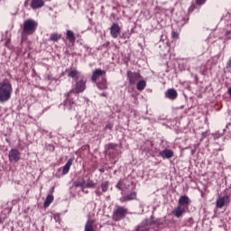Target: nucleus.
I'll use <instances>...</instances> for the list:
<instances>
[{"mask_svg": "<svg viewBox=\"0 0 231 231\" xmlns=\"http://www.w3.org/2000/svg\"><path fill=\"white\" fill-rule=\"evenodd\" d=\"M37 26L39 23L33 19H27L23 22V31H22V42L28 41V35H33L37 32Z\"/></svg>", "mask_w": 231, "mask_h": 231, "instance_id": "nucleus-1", "label": "nucleus"}, {"mask_svg": "<svg viewBox=\"0 0 231 231\" xmlns=\"http://www.w3.org/2000/svg\"><path fill=\"white\" fill-rule=\"evenodd\" d=\"M12 93H14V88L12 82L9 79H4L0 82V103L8 102L12 98Z\"/></svg>", "mask_w": 231, "mask_h": 231, "instance_id": "nucleus-2", "label": "nucleus"}, {"mask_svg": "<svg viewBox=\"0 0 231 231\" xmlns=\"http://www.w3.org/2000/svg\"><path fill=\"white\" fill-rule=\"evenodd\" d=\"M129 214V210L124 206H117L112 215L113 221H122L125 219V216Z\"/></svg>", "mask_w": 231, "mask_h": 231, "instance_id": "nucleus-3", "label": "nucleus"}, {"mask_svg": "<svg viewBox=\"0 0 231 231\" xmlns=\"http://www.w3.org/2000/svg\"><path fill=\"white\" fill-rule=\"evenodd\" d=\"M86 84H88V79L86 78L81 77L80 79H76L75 87L73 89V93L79 95V93H84L86 91Z\"/></svg>", "mask_w": 231, "mask_h": 231, "instance_id": "nucleus-4", "label": "nucleus"}, {"mask_svg": "<svg viewBox=\"0 0 231 231\" xmlns=\"http://www.w3.org/2000/svg\"><path fill=\"white\" fill-rule=\"evenodd\" d=\"M152 225H156V221H149L148 218H145L135 226V231H149L151 230L149 226Z\"/></svg>", "mask_w": 231, "mask_h": 231, "instance_id": "nucleus-5", "label": "nucleus"}, {"mask_svg": "<svg viewBox=\"0 0 231 231\" xmlns=\"http://www.w3.org/2000/svg\"><path fill=\"white\" fill-rule=\"evenodd\" d=\"M140 79H142V74L139 72H133L131 70L127 71V80L130 86H134V84H136Z\"/></svg>", "mask_w": 231, "mask_h": 231, "instance_id": "nucleus-6", "label": "nucleus"}, {"mask_svg": "<svg viewBox=\"0 0 231 231\" xmlns=\"http://www.w3.org/2000/svg\"><path fill=\"white\" fill-rule=\"evenodd\" d=\"M73 89H70L68 93L65 94L66 99L63 102V106L67 107L69 111L75 106V101L71 98V95H73Z\"/></svg>", "mask_w": 231, "mask_h": 231, "instance_id": "nucleus-7", "label": "nucleus"}, {"mask_svg": "<svg viewBox=\"0 0 231 231\" xmlns=\"http://www.w3.org/2000/svg\"><path fill=\"white\" fill-rule=\"evenodd\" d=\"M21 160V152L17 149H11L9 151V162H14L17 163Z\"/></svg>", "mask_w": 231, "mask_h": 231, "instance_id": "nucleus-8", "label": "nucleus"}, {"mask_svg": "<svg viewBox=\"0 0 231 231\" xmlns=\"http://www.w3.org/2000/svg\"><path fill=\"white\" fill-rule=\"evenodd\" d=\"M137 196L138 193L136 191H132L130 194L121 197L119 201L121 203H126V201H134Z\"/></svg>", "mask_w": 231, "mask_h": 231, "instance_id": "nucleus-9", "label": "nucleus"}, {"mask_svg": "<svg viewBox=\"0 0 231 231\" xmlns=\"http://www.w3.org/2000/svg\"><path fill=\"white\" fill-rule=\"evenodd\" d=\"M120 25L118 23H113L110 27V34L113 39H117L118 35H120Z\"/></svg>", "mask_w": 231, "mask_h": 231, "instance_id": "nucleus-10", "label": "nucleus"}, {"mask_svg": "<svg viewBox=\"0 0 231 231\" xmlns=\"http://www.w3.org/2000/svg\"><path fill=\"white\" fill-rule=\"evenodd\" d=\"M106 76L105 70H102L101 69H97L93 71L91 76L92 82H97L100 77Z\"/></svg>", "mask_w": 231, "mask_h": 231, "instance_id": "nucleus-11", "label": "nucleus"}, {"mask_svg": "<svg viewBox=\"0 0 231 231\" xmlns=\"http://www.w3.org/2000/svg\"><path fill=\"white\" fill-rule=\"evenodd\" d=\"M44 5H45L44 0H32L30 6L32 10H39L42 8Z\"/></svg>", "mask_w": 231, "mask_h": 231, "instance_id": "nucleus-12", "label": "nucleus"}, {"mask_svg": "<svg viewBox=\"0 0 231 231\" xmlns=\"http://www.w3.org/2000/svg\"><path fill=\"white\" fill-rule=\"evenodd\" d=\"M94 83L96 84L97 89H101V90L107 89V79H106V76H103L100 81H97Z\"/></svg>", "mask_w": 231, "mask_h": 231, "instance_id": "nucleus-13", "label": "nucleus"}, {"mask_svg": "<svg viewBox=\"0 0 231 231\" xmlns=\"http://www.w3.org/2000/svg\"><path fill=\"white\" fill-rule=\"evenodd\" d=\"M159 155L163 158V160H171L172 156H174V152L170 149H164L162 152H159Z\"/></svg>", "mask_w": 231, "mask_h": 231, "instance_id": "nucleus-14", "label": "nucleus"}, {"mask_svg": "<svg viewBox=\"0 0 231 231\" xmlns=\"http://www.w3.org/2000/svg\"><path fill=\"white\" fill-rule=\"evenodd\" d=\"M226 203H230V196L226 195L217 200V208H223Z\"/></svg>", "mask_w": 231, "mask_h": 231, "instance_id": "nucleus-15", "label": "nucleus"}, {"mask_svg": "<svg viewBox=\"0 0 231 231\" xmlns=\"http://www.w3.org/2000/svg\"><path fill=\"white\" fill-rule=\"evenodd\" d=\"M166 97L169 98L170 100H176L178 98V91L174 88H169L166 93Z\"/></svg>", "mask_w": 231, "mask_h": 231, "instance_id": "nucleus-16", "label": "nucleus"}, {"mask_svg": "<svg viewBox=\"0 0 231 231\" xmlns=\"http://www.w3.org/2000/svg\"><path fill=\"white\" fill-rule=\"evenodd\" d=\"M185 212V207H181V206H177V208H175L172 210V214L175 216V217H183V213Z\"/></svg>", "mask_w": 231, "mask_h": 231, "instance_id": "nucleus-17", "label": "nucleus"}, {"mask_svg": "<svg viewBox=\"0 0 231 231\" xmlns=\"http://www.w3.org/2000/svg\"><path fill=\"white\" fill-rule=\"evenodd\" d=\"M75 159L70 158L68 160L67 163L62 168V174L66 175L68 172H69V169H71V166L73 165V162Z\"/></svg>", "mask_w": 231, "mask_h": 231, "instance_id": "nucleus-18", "label": "nucleus"}, {"mask_svg": "<svg viewBox=\"0 0 231 231\" xmlns=\"http://www.w3.org/2000/svg\"><path fill=\"white\" fill-rule=\"evenodd\" d=\"M190 203V199L187 195L181 196L179 199V207H187Z\"/></svg>", "mask_w": 231, "mask_h": 231, "instance_id": "nucleus-19", "label": "nucleus"}, {"mask_svg": "<svg viewBox=\"0 0 231 231\" xmlns=\"http://www.w3.org/2000/svg\"><path fill=\"white\" fill-rule=\"evenodd\" d=\"M66 38L71 44H75V41H77V37H75V32H73V31L71 30H67Z\"/></svg>", "mask_w": 231, "mask_h": 231, "instance_id": "nucleus-20", "label": "nucleus"}, {"mask_svg": "<svg viewBox=\"0 0 231 231\" xmlns=\"http://www.w3.org/2000/svg\"><path fill=\"white\" fill-rule=\"evenodd\" d=\"M53 195H47L44 203H43V208H48V207H50V205H51V203H53Z\"/></svg>", "mask_w": 231, "mask_h": 231, "instance_id": "nucleus-21", "label": "nucleus"}, {"mask_svg": "<svg viewBox=\"0 0 231 231\" xmlns=\"http://www.w3.org/2000/svg\"><path fill=\"white\" fill-rule=\"evenodd\" d=\"M62 39V34L53 32L51 34L49 41H52V42H58Z\"/></svg>", "mask_w": 231, "mask_h": 231, "instance_id": "nucleus-22", "label": "nucleus"}, {"mask_svg": "<svg viewBox=\"0 0 231 231\" xmlns=\"http://www.w3.org/2000/svg\"><path fill=\"white\" fill-rule=\"evenodd\" d=\"M79 75H80V72L77 69H72L69 72L68 77L70 79H76V80H79Z\"/></svg>", "mask_w": 231, "mask_h": 231, "instance_id": "nucleus-23", "label": "nucleus"}, {"mask_svg": "<svg viewBox=\"0 0 231 231\" xmlns=\"http://www.w3.org/2000/svg\"><path fill=\"white\" fill-rule=\"evenodd\" d=\"M145 88H147V82L145 80H141L136 85V88L138 91H143Z\"/></svg>", "mask_w": 231, "mask_h": 231, "instance_id": "nucleus-24", "label": "nucleus"}, {"mask_svg": "<svg viewBox=\"0 0 231 231\" xmlns=\"http://www.w3.org/2000/svg\"><path fill=\"white\" fill-rule=\"evenodd\" d=\"M86 185V180L82 179L79 181H75L73 186L76 188L80 187L81 189H84V186Z\"/></svg>", "mask_w": 231, "mask_h": 231, "instance_id": "nucleus-25", "label": "nucleus"}, {"mask_svg": "<svg viewBox=\"0 0 231 231\" xmlns=\"http://www.w3.org/2000/svg\"><path fill=\"white\" fill-rule=\"evenodd\" d=\"M100 188L102 189V192H107L109 190V182L104 181L101 183Z\"/></svg>", "mask_w": 231, "mask_h": 231, "instance_id": "nucleus-26", "label": "nucleus"}, {"mask_svg": "<svg viewBox=\"0 0 231 231\" xmlns=\"http://www.w3.org/2000/svg\"><path fill=\"white\" fill-rule=\"evenodd\" d=\"M117 146H118L117 144H115L113 143H108L107 144V151H108V152L111 153V151L113 152H115V151H116V147Z\"/></svg>", "mask_w": 231, "mask_h": 231, "instance_id": "nucleus-27", "label": "nucleus"}, {"mask_svg": "<svg viewBox=\"0 0 231 231\" xmlns=\"http://www.w3.org/2000/svg\"><path fill=\"white\" fill-rule=\"evenodd\" d=\"M225 37H226V41H230V39H231V23L227 27Z\"/></svg>", "mask_w": 231, "mask_h": 231, "instance_id": "nucleus-28", "label": "nucleus"}, {"mask_svg": "<svg viewBox=\"0 0 231 231\" xmlns=\"http://www.w3.org/2000/svg\"><path fill=\"white\" fill-rule=\"evenodd\" d=\"M95 185H96V183H95V181H93V180L88 179L87 180V189H95Z\"/></svg>", "mask_w": 231, "mask_h": 231, "instance_id": "nucleus-29", "label": "nucleus"}, {"mask_svg": "<svg viewBox=\"0 0 231 231\" xmlns=\"http://www.w3.org/2000/svg\"><path fill=\"white\" fill-rule=\"evenodd\" d=\"M171 37H172L173 39H178V38L180 37V33H179L178 32H176V31H173V32H171Z\"/></svg>", "mask_w": 231, "mask_h": 231, "instance_id": "nucleus-30", "label": "nucleus"}, {"mask_svg": "<svg viewBox=\"0 0 231 231\" xmlns=\"http://www.w3.org/2000/svg\"><path fill=\"white\" fill-rule=\"evenodd\" d=\"M205 3H207V0H196V5L199 6L203 5Z\"/></svg>", "mask_w": 231, "mask_h": 231, "instance_id": "nucleus-31", "label": "nucleus"}, {"mask_svg": "<svg viewBox=\"0 0 231 231\" xmlns=\"http://www.w3.org/2000/svg\"><path fill=\"white\" fill-rule=\"evenodd\" d=\"M201 75H205L207 73V65H202L201 66Z\"/></svg>", "mask_w": 231, "mask_h": 231, "instance_id": "nucleus-32", "label": "nucleus"}, {"mask_svg": "<svg viewBox=\"0 0 231 231\" xmlns=\"http://www.w3.org/2000/svg\"><path fill=\"white\" fill-rule=\"evenodd\" d=\"M105 129H108L109 131H111V129H113V124L106 125Z\"/></svg>", "mask_w": 231, "mask_h": 231, "instance_id": "nucleus-33", "label": "nucleus"}, {"mask_svg": "<svg viewBox=\"0 0 231 231\" xmlns=\"http://www.w3.org/2000/svg\"><path fill=\"white\" fill-rule=\"evenodd\" d=\"M95 194H96L98 198H100V196H102V191H100V190H98V189H96Z\"/></svg>", "mask_w": 231, "mask_h": 231, "instance_id": "nucleus-34", "label": "nucleus"}, {"mask_svg": "<svg viewBox=\"0 0 231 231\" xmlns=\"http://www.w3.org/2000/svg\"><path fill=\"white\" fill-rule=\"evenodd\" d=\"M227 93L231 96V87L228 88Z\"/></svg>", "mask_w": 231, "mask_h": 231, "instance_id": "nucleus-35", "label": "nucleus"}, {"mask_svg": "<svg viewBox=\"0 0 231 231\" xmlns=\"http://www.w3.org/2000/svg\"><path fill=\"white\" fill-rule=\"evenodd\" d=\"M100 97H107V94L102 93V94H100Z\"/></svg>", "mask_w": 231, "mask_h": 231, "instance_id": "nucleus-36", "label": "nucleus"}, {"mask_svg": "<svg viewBox=\"0 0 231 231\" xmlns=\"http://www.w3.org/2000/svg\"><path fill=\"white\" fill-rule=\"evenodd\" d=\"M86 192V194H88V191H85Z\"/></svg>", "mask_w": 231, "mask_h": 231, "instance_id": "nucleus-37", "label": "nucleus"}, {"mask_svg": "<svg viewBox=\"0 0 231 231\" xmlns=\"http://www.w3.org/2000/svg\"><path fill=\"white\" fill-rule=\"evenodd\" d=\"M46 1H51V0H46Z\"/></svg>", "mask_w": 231, "mask_h": 231, "instance_id": "nucleus-38", "label": "nucleus"}, {"mask_svg": "<svg viewBox=\"0 0 231 231\" xmlns=\"http://www.w3.org/2000/svg\"><path fill=\"white\" fill-rule=\"evenodd\" d=\"M0 111H1V106H0Z\"/></svg>", "mask_w": 231, "mask_h": 231, "instance_id": "nucleus-39", "label": "nucleus"}]
</instances>
